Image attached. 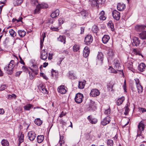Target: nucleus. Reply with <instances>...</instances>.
Masks as SVG:
<instances>
[{
    "mask_svg": "<svg viewBox=\"0 0 146 146\" xmlns=\"http://www.w3.org/2000/svg\"><path fill=\"white\" fill-rule=\"evenodd\" d=\"M15 67L14 61L11 60L8 66H6L4 68V70L6 71L7 73L8 74H12L13 72V69Z\"/></svg>",
    "mask_w": 146,
    "mask_h": 146,
    "instance_id": "obj_1",
    "label": "nucleus"
},
{
    "mask_svg": "<svg viewBox=\"0 0 146 146\" xmlns=\"http://www.w3.org/2000/svg\"><path fill=\"white\" fill-rule=\"evenodd\" d=\"M145 125L143 121H141L138 125V130H137V135H141V133L144 129Z\"/></svg>",
    "mask_w": 146,
    "mask_h": 146,
    "instance_id": "obj_2",
    "label": "nucleus"
},
{
    "mask_svg": "<svg viewBox=\"0 0 146 146\" xmlns=\"http://www.w3.org/2000/svg\"><path fill=\"white\" fill-rule=\"evenodd\" d=\"M84 98L83 95L81 93H78L76 94L75 98V102L78 104L81 103Z\"/></svg>",
    "mask_w": 146,
    "mask_h": 146,
    "instance_id": "obj_3",
    "label": "nucleus"
},
{
    "mask_svg": "<svg viewBox=\"0 0 146 146\" xmlns=\"http://www.w3.org/2000/svg\"><path fill=\"white\" fill-rule=\"evenodd\" d=\"M105 0H92V7H99V5L104 3Z\"/></svg>",
    "mask_w": 146,
    "mask_h": 146,
    "instance_id": "obj_4",
    "label": "nucleus"
},
{
    "mask_svg": "<svg viewBox=\"0 0 146 146\" xmlns=\"http://www.w3.org/2000/svg\"><path fill=\"white\" fill-rule=\"evenodd\" d=\"M113 64L115 68L119 71H122V74H123V70L122 71L120 69L121 66L119 61L117 59H115L113 61Z\"/></svg>",
    "mask_w": 146,
    "mask_h": 146,
    "instance_id": "obj_5",
    "label": "nucleus"
},
{
    "mask_svg": "<svg viewBox=\"0 0 146 146\" xmlns=\"http://www.w3.org/2000/svg\"><path fill=\"white\" fill-rule=\"evenodd\" d=\"M113 18L117 21L119 20L120 18V13L116 10H114L112 12Z\"/></svg>",
    "mask_w": 146,
    "mask_h": 146,
    "instance_id": "obj_6",
    "label": "nucleus"
},
{
    "mask_svg": "<svg viewBox=\"0 0 146 146\" xmlns=\"http://www.w3.org/2000/svg\"><path fill=\"white\" fill-rule=\"evenodd\" d=\"M48 57V53L44 49L41 50L40 52V58L44 60H46Z\"/></svg>",
    "mask_w": 146,
    "mask_h": 146,
    "instance_id": "obj_7",
    "label": "nucleus"
},
{
    "mask_svg": "<svg viewBox=\"0 0 146 146\" xmlns=\"http://www.w3.org/2000/svg\"><path fill=\"white\" fill-rule=\"evenodd\" d=\"M29 139L31 141H33L36 137V134L33 131H29L28 133Z\"/></svg>",
    "mask_w": 146,
    "mask_h": 146,
    "instance_id": "obj_8",
    "label": "nucleus"
},
{
    "mask_svg": "<svg viewBox=\"0 0 146 146\" xmlns=\"http://www.w3.org/2000/svg\"><path fill=\"white\" fill-rule=\"evenodd\" d=\"M110 121V117L109 116H108L104 118L103 121H101V124L103 125H106L107 124L109 123Z\"/></svg>",
    "mask_w": 146,
    "mask_h": 146,
    "instance_id": "obj_9",
    "label": "nucleus"
},
{
    "mask_svg": "<svg viewBox=\"0 0 146 146\" xmlns=\"http://www.w3.org/2000/svg\"><path fill=\"white\" fill-rule=\"evenodd\" d=\"M140 44V41L139 38L137 37H134L133 39L132 45L133 46H137Z\"/></svg>",
    "mask_w": 146,
    "mask_h": 146,
    "instance_id": "obj_10",
    "label": "nucleus"
},
{
    "mask_svg": "<svg viewBox=\"0 0 146 146\" xmlns=\"http://www.w3.org/2000/svg\"><path fill=\"white\" fill-rule=\"evenodd\" d=\"M58 92L62 94H64L66 93V91L65 88L64 86L61 85L59 86L58 89Z\"/></svg>",
    "mask_w": 146,
    "mask_h": 146,
    "instance_id": "obj_11",
    "label": "nucleus"
},
{
    "mask_svg": "<svg viewBox=\"0 0 146 146\" xmlns=\"http://www.w3.org/2000/svg\"><path fill=\"white\" fill-rule=\"evenodd\" d=\"M91 35H88L85 38V42L87 45H89L91 42Z\"/></svg>",
    "mask_w": 146,
    "mask_h": 146,
    "instance_id": "obj_12",
    "label": "nucleus"
},
{
    "mask_svg": "<svg viewBox=\"0 0 146 146\" xmlns=\"http://www.w3.org/2000/svg\"><path fill=\"white\" fill-rule=\"evenodd\" d=\"M88 49L89 48L88 46H86L84 48L83 51V56L85 58H86L89 55L90 51V50H88Z\"/></svg>",
    "mask_w": 146,
    "mask_h": 146,
    "instance_id": "obj_13",
    "label": "nucleus"
},
{
    "mask_svg": "<svg viewBox=\"0 0 146 146\" xmlns=\"http://www.w3.org/2000/svg\"><path fill=\"white\" fill-rule=\"evenodd\" d=\"M100 94V91L96 89L92 90V96L96 97L98 96Z\"/></svg>",
    "mask_w": 146,
    "mask_h": 146,
    "instance_id": "obj_14",
    "label": "nucleus"
},
{
    "mask_svg": "<svg viewBox=\"0 0 146 146\" xmlns=\"http://www.w3.org/2000/svg\"><path fill=\"white\" fill-rule=\"evenodd\" d=\"M117 8L119 11H122L125 9V5L123 3H119L117 5Z\"/></svg>",
    "mask_w": 146,
    "mask_h": 146,
    "instance_id": "obj_15",
    "label": "nucleus"
},
{
    "mask_svg": "<svg viewBox=\"0 0 146 146\" xmlns=\"http://www.w3.org/2000/svg\"><path fill=\"white\" fill-rule=\"evenodd\" d=\"M138 70L141 72L144 71L146 68V66L145 64L143 63L140 64L138 66Z\"/></svg>",
    "mask_w": 146,
    "mask_h": 146,
    "instance_id": "obj_16",
    "label": "nucleus"
},
{
    "mask_svg": "<svg viewBox=\"0 0 146 146\" xmlns=\"http://www.w3.org/2000/svg\"><path fill=\"white\" fill-rule=\"evenodd\" d=\"M86 81L85 80H83L82 81L79 82V84L78 85V88L79 89H82L84 88Z\"/></svg>",
    "mask_w": 146,
    "mask_h": 146,
    "instance_id": "obj_17",
    "label": "nucleus"
},
{
    "mask_svg": "<svg viewBox=\"0 0 146 146\" xmlns=\"http://www.w3.org/2000/svg\"><path fill=\"white\" fill-rule=\"evenodd\" d=\"M110 39V36L107 35H105L102 38V41L104 44H106Z\"/></svg>",
    "mask_w": 146,
    "mask_h": 146,
    "instance_id": "obj_18",
    "label": "nucleus"
},
{
    "mask_svg": "<svg viewBox=\"0 0 146 146\" xmlns=\"http://www.w3.org/2000/svg\"><path fill=\"white\" fill-rule=\"evenodd\" d=\"M124 100L125 97L124 96H123L119 98L117 101V105L118 106H120L122 104Z\"/></svg>",
    "mask_w": 146,
    "mask_h": 146,
    "instance_id": "obj_19",
    "label": "nucleus"
},
{
    "mask_svg": "<svg viewBox=\"0 0 146 146\" xmlns=\"http://www.w3.org/2000/svg\"><path fill=\"white\" fill-rule=\"evenodd\" d=\"M97 58L98 60L100 61L101 63H102V62L104 58V55L103 53L101 52H98Z\"/></svg>",
    "mask_w": 146,
    "mask_h": 146,
    "instance_id": "obj_20",
    "label": "nucleus"
},
{
    "mask_svg": "<svg viewBox=\"0 0 146 146\" xmlns=\"http://www.w3.org/2000/svg\"><path fill=\"white\" fill-rule=\"evenodd\" d=\"M69 78L71 80H74L77 78L76 75L72 71L69 72Z\"/></svg>",
    "mask_w": 146,
    "mask_h": 146,
    "instance_id": "obj_21",
    "label": "nucleus"
},
{
    "mask_svg": "<svg viewBox=\"0 0 146 146\" xmlns=\"http://www.w3.org/2000/svg\"><path fill=\"white\" fill-rule=\"evenodd\" d=\"M42 39L41 38L40 40V48L41 49L43 47V42L44 41V39L45 37H46V33L45 32H43L42 34Z\"/></svg>",
    "mask_w": 146,
    "mask_h": 146,
    "instance_id": "obj_22",
    "label": "nucleus"
},
{
    "mask_svg": "<svg viewBox=\"0 0 146 146\" xmlns=\"http://www.w3.org/2000/svg\"><path fill=\"white\" fill-rule=\"evenodd\" d=\"M59 10L57 9L51 13V17L52 18H54L58 16L59 15Z\"/></svg>",
    "mask_w": 146,
    "mask_h": 146,
    "instance_id": "obj_23",
    "label": "nucleus"
},
{
    "mask_svg": "<svg viewBox=\"0 0 146 146\" xmlns=\"http://www.w3.org/2000/svg\"><path fill=\"white\" fill-rule=\"evenodd\" d=\"M33 107V105L30 104H28L24 106V109L25 111H29Z\"/></svg>",
    "mask_w": 146,
    "mask_h": 146,
    "instance_id": "obj_24",
    "label": "nucleus"
},
{
    "mask_svg": "<svg viewBox=\"0 0 146 146\" xmlns=\"http://www.w3.org/2000/svg\"><path fill=\"white\" fill-rule=\"evenodd\" d=\"M58 41L63 42L64 44H65L66 42V37L60 35L58 38H57Z\"/></svg>",
    "mask_w": 146,
    "mask_h": 146,
    "instance_id": "obj_25",
    "label": "nucleus"
},
{
    "mask_svg": "<svg viewBox=\"0 0 146 146\" xmlns=\"http://www.w3.org/2000/svg\"><path fill=\"white\" fill-rule=\"evenodd\" d=\"M44 137L43 135H38L37 137V142L38 143H42L44 140Z\"/></svg>",
    "mask_w": 146,
    "mask_h": 146,
    "instance_id": "obj_26",
    "label": "nucleus"
},
{
    "mask_svg": "<svg viewBox=\"0 0 146 146\" xmlns=\"http://www.w3.org/2000/svg\"><path fill=\"white\" fill-rule=\"evenodd\" d=\"M140 38L142 39H146V31H143L140 34Z\"/></svg>",
    "mask_w": 146,
    "mask_h": 146,
    "instance_id": "obj_27",
    "label": "nucleus"
},
{
    "mask_svg": "<svg viewBox=\"0 0 146 146\" xmlns=\"http://www.w3.org/2000/svg\"><path fill=\"white\" fill-rule=\"evenodd\" d=\"M18 32L19 36L21 37H24L26 35V32L24 30H19Z\"/></svg>",
    "mask_w": 146,
    "mask_h": 146,
    "instance_id": "obj_28",
    "label": "nucleus"
},
{
    "mask_svg": "<svg viewBox=\"0 0 146 146\" xmlns=\"http://www.w3.org/2000/svg\"><path fill=\"white\" fill-rule=\"evenodd\" d=\"M80 14L83 19H85L87 16V13L85 10L81 11Z\"/></svg>",
    "mask_w": 146,
    "mask_h": 146,
    "instance_id": "obj_29",
    "label": "nucleus"
},
{
    "mask_svg": "<svg viewBox=\"0 0 146 146\" xmlns=\"http://www.w3.org/2000/svg\"><path fill=\"white\" fill-rule=\"evenodd\" d=\"M104 12L103 10L100 13V20H104L106 19V17L104 16Z\"/></svg>",
    "mask_w": 146,
    "mask_h": 146,
    "instance_id": "obj_30",
    "label": "nucleus"
},
{
    "mask_svg": "<svg viewBox=\"0 0 146 146\" xmlns=\"http://www.w3.org/2000/svg\"><path fill=\"white\" fill-rule=\"evenodd\" d=\"M1 143L3 146H9V145L8 141L7 140L5 139H3Z\"/></svg>",
    "mask_w": 146,
    "mask_h": 146,
    "instance_id": "obj_31",
    "label": "nucleus"
},
{
    "mask_svg": "<svg viewBox=\"0 0 146 146\" xmlns=\"http://www.w3.org/2000/svg\"><path fill=\"white\" fill-rule=\"evenodd\" d=\"M41 9L46 8L48 7V5L44 3H42L41 4H38Z\"/></svg>",
    "mask_w": 146,
    "mask_h": 146,
    "instance_id": "obj_32",
    "label": "nucleus"
},
{
    "mask_svg": "<svg viewBox=\"0 0 146 146\" xmlns=\"http://www.w3.org/2000/svg\"><path fill=\"white\" fill-rule=\"evenodd\" d=\"M35 123L38 125H40L42 123V121L40 118H37L35 119L34 121Z\"/></svg>",
    "mask_w": 146,
    "mask_h": 146,
    "instance_id": "obj_33",
    "label": "nucleus"
},
{
    "mask_svg": "<svg viewBox=\"0 0 146 146\" xmlns=\"http://www.w3.org/2000/svg\"><path fill=\"white\" fill-rule=\"evenodd\" d=\"M41 9L40 6L38 4L36 6V9L34 11V13L35 14H38L40 13V10Z\"/></svg>",
    "mask_w": 146,
    "mask_h": 146,
    "instance_id": "obj_34",
    "label": "nucleus"
},
{
    "mask_svg": "<svg viewBox=\"0 0 146 146\" xmlns=\"http://www.w3.org/2000/svg\"><path fill=\"white\" fill-rule=\"evenodd\" d=\"M24 140V135L23 134L21 133L19 138V146L21 143Z\"/></svg>",
    "mask_w": 146,
    "mask_h": 146,
    "instance_id": "obj_35",
    "label": "nucleus"
},
{
    "mask_svg": "<svg viewBox=\"0 0 146 146\" xmlns=\"http://www.w3.org/2000/svg\"><path fill=\"white\" fill-rule=\"evenodd\" d=\"M9 33L11 36L13 37H14L16 35V33L13 29L10 30Z\"/></svg>",
    "mask_w": 146,
    "mask_h": 146,
    "instance_id": "obj_36",
    "label": "nucleus"
},
{
    "mask_svg": "<svg viewBox=\"0 0 146 146\" xmlns=\"http://www.w3.org/2000/svg\"><path fill=\"white\" fill-rule=\"evenodd\" d=\"M108 27L110 28L112 31L114 29L113 24L112 21H110L108 24Z\"/></svg>",
    "mask_w": 146,
    "mask_h": 146,
    "instance_id": "obj_37",
    "label": "nucleus"
},
{
    "mask_svg": "<svg viewBox=\"0 0 146 146\" xmlns=\"http://www.w3.org/2000/svg\"><path fill=\"white\" fill-rule=\"evenodd\" d=\"M138 92L139 93H141L143 89V87L140 85H139L136 86Z\"/></svg>",
    "mask_w": 146,
    "mask_h": 146,
    "instance_id": "obj_38",
    "label": "nucleus"
},
{
    "mask_svg": "<svg viewBox=\"0 0 146 146\" xmlns=\"http://www.w3.org/2000/svg\"><path fill=\"white\" fill-rule=\"evenodd\" d=\"M107 143L108 146H113V141L112 140L109 139L107 141Z\"/></svg>",
    "mask_w": 146,
    "mask_h": 146,
    "instance_id": "obj_39",
    "label": "nucleus"
},
{
    "mask_svg": "<svg viewBox=\"0 0 146 146\" xmlns=\"http://www.w3.org/2000/svg\"><path fill=\"white\" fill-rule=\"evenodd\" d=\"M128 105L127 104L126 105L125 107L124 108L125 110V112H124V114L125 115H127L129 111V108H128Z\"/></svg>",
    "mask_w": 146,
    "mask_h": 146,
    "instance_id": "obj_40",
    "label": "nucleus"
},
{
    "mask_svg": "<svg viewBox=\"0 0 146 146\" xmlns=\"http://www.w3.org/2000/svg\"><path fill=\"white\" fill-rule=\"evenodd\" d=\"M92 110H93L96 111L97 109L96 104L94 102H93L92 101Z\"/></svg>",
    "mask_w": 146,
    "mask_h": 146,
    "instance_id": "obj_41",
    "label": "nucleus"
},
{
    "mask_svg": "<svg viewBox=\"0 0 146 146\" xmlns=\"http://www.w3.org/2000/svg\"><path fill=\"white\" fill-rule=\"evenodd\" d=\"M127 66L129 70H132L133 68V63L131 62L130 63H127Z\"/></svg>",
    "mask_w": 146,
    "mask_h": 146,
    "instance_id": "obj_42",
    "label": "nucleus"
},
{
    "mask_svg": "<svg viewBox=\"0 0 146 146\" xmlns=\"http://www.w3.org/2000/svg\"><path fill=\"white\" fill-rule=\"evenodd\" d=\"M79 49V46L78 45L75 44L73 47V50L75 52L77 51Z\"/></svg>",
    "mask_w": 146,
    "mask_h": 146,
    "instance_id": "obj_43",
    "label": "nucleus"
},
{
    "mask_svg": "<svg viewBox=\"0 0 146 146\" xmlns=\"http://www.w3.org/2000/svg\"><path fill=\"white\" fill-rule=\"evenodd\" d=\"M113 85L110 83H109L107 85V88L109 90H111V91H113Z\"/></svg>",
    "mask_w": 146,
    "mask_h": 146,
    "instance_id": "obj_44",
    "label": "nucleus"
},
{
    "mask_svg": "<svg viewBox=\"0 0 146 146\" xmlns=\"http://www.w3.org/2000/svg\"><path fill=\"white\" fill-rule=\"evenodd\" d=\"M93 32L94 33H96L98 31V28L97 26L96 25H94L92 27V30Z\"/></svg>",
    "mask_w": 146,
    "mask_h": 146,
    "instance_id": "obj_45",
    "label": "nucleus"
},
{
    "mask_svg": "<svg viewBox=\"0 0 146 146\" xmlns=\"http://www.w3.org/2000/svg\"><path fill=\"white\" fill-rule=\"evenodd\" d=\"M16 97V95L15 94H13L11 95H9L8 96V99H15Z\"/></svg>",
    "mask_w": 146,
    "mask_h": 146,
    "instance_id": "obj_46",
    "label": "nucleus"
},
{
    "mask_svg": "<svg viewBox=\"0 0 146 146\" xmlns=\"http://www.w3.org/2000/svg\"><path fill=\"white\" fill-rule=\"evenodd\" d=\"M31 4L33 6L36 5L38 3L37 0H31Z\"/></svg>",
    "mask_w": 146,
    "mask_h": 146,
    "instance_id": "obj_47",
    "label": "nucleus"
},
{
    "mask_svg": "<svg viewBox=\"0 0 146 146\" xmlns=\"http://www.w3.org/2000/svg\"><path fill=\"white\" fill-rule=\"evenodd\" d=\"M109 69L110 70V72L111 73L116 74L117 73V71L112 68H110Z\"/></svg>",
    "mask_w": 146,
    "mask_h": 146,
    "instance_id": "obj_48",
    "label": "nucleus"
},
{
    "mask_svg": "<svg viewBox=\"0 0 146 146\" xmlns=\"http://www.w3.org/2000/svg\"><path fill=\"white\" fill-rule=\"evenodd\" d=\"M7 88V86L6 85L4 84L1 85V86L0 87V91H3L4 90Z\"/></svg>",
    "mask_w": 146,
    "mask_h": 146,
    "instance_id": "obj_49",
    "label": "nucleus"
},
{
    "mask_svg": "<svg viewBox=\"0 0 146 146\" xmlns=\"http://www.w3.org/2000/svg\"><path fill=\"white\" fill-rule=\"evenodd\" d=\"M58 27H55L54 26H52L51 27L50 29L52 31H57L58 30Z\"/></svg>",
    "mask_w": 146,
    "mask_h": 146,
    "instance_id": "obj_50",
    "label": "nucleus"
},
{
    "mask_svg": "<svg viewBox=\"0 0 146 146\" xmlns=\"http://www.w3.org/2000/svg\"><path fill=\"white\" fill-rule=\"evenodd\" d=\"M110 108H108L107 109L105 110L104 113L105 114L107 115H109L110 114Z\"/></svg>",
    "mask_w": 146,
    "mask_h": 146,
    "instance_id": "obj_51",
    "label": "nucleus"
},
{
    "mask_svg": "<svg viewBox=\"0 0 146 146\" xmlns=\"http://www.w3.org/2000/svg\"><path fill=\"white\" fill-rule=\"evenodd\" d=\"M108 55L110 56H112L113 55V52L111 49H110L108 53Z\"/></svg>",
    "mask_w": 146,
    "mask_h": 146,
    "instance_id": "obj_52",
    "label": "nucleus"
},
{
    "mask_svg": "<svg viewBox=\"0 0 146 146\" xmlns=\"http://www.w3.org/2000/svg\"><path fill=\"white\" fill-rule=\"evenodd\" d=\"M23 0H16V2L17 5H18L21 4L23 2Z\"/></svg>",
    "mask_w": 146,
    "mask_h": 146,
    "instance_id": "obj_53",
    "label": "nucleus"
},
{
    "mask_svg": "<svg viewBox=\"0 0 146 146\" xmlns=\"http://www.w3.org/2000/svg\"><path fill=\"white\" fill-rule=\"evenodd\" d=\"M98 122V120L95 118H93L92 119V124H96Z\"/></svg>",
    "mask_w": 146,
    "mask_h": 146,
    "instance_id": "obj_54",
    "label": "nucleus"
},
{
    "mask_svg": "<svg viewBox=\"0 0 146 146\" xmlns=\"http://www.w3.org/2000/svg\"><path fill=\"white\" fill-rule=\"evenodd\" d=\"M58 21V23L59 25H61L63 23L64 21L62 18H60L59 19Z\"/></svg>",
    "mask_w": 146,
    "mask_h": 146,
    "instance_id": "obj_55",
    "label": "nucleus"
},
{
    "mask_svg": "<svg viewBox=\"0 0 146 146\" xmlns=\"http://www.w3.org/2000/svg\"><path fill=\"white\" fill-rule=\"evenodd\" d=\"M123 88L125 92H127V89H126V81L125 80L124 84L123 86Z\"/></svg>",
    "mask_w": 146,
    "mask_h": 146,
    "instance_id": "obj_56",
    "label": "nucleus"
},
{
    "mask_svg": "<svg viewBox=\"0 0 146 146\" xmlns=\"http://www.w3.org/2000/svg\"><path fill=\"white\" fill-rule=\"evenodd\" d=\"M7 38H6L4 42H3V45L4 47L5 48H6L7 47Z\"/></svg>",
    "mask_w": 146,
    "mask_h": 146,
    "instance_id": "obj_57",
    "label": "nucleus"
},
{
    "mask_svg": "<svg viewBox=\"0 0 146 146\" xmlns=\"http://www.w3.org/2000/svg\"><path fill=\"white\" fill-rule=\"evenodd\" d=\"M22 72L21 71L17 72L15 73V76L16 77H19Z\"/></svg>",
    "mask_w": 146,
    "mask_h": 146,
    "instance_id": "obj_58",
    "label": "nucleus"
},
{
    "mask_svg": "<svg viewBox=\"0 0 146 146\" xmlns=\"http://www.w3.org/2000/svg\"><path fill=\"white\" fill-rule=\"evenodd\" d=\"M19 57L20 59V63L21 64H23L24 65H25V63L24 62L23 60L22 59V58L21 57V56H20V55H19Z\"/></svg>",
    "mask_w": 146,
    "mask_h": 146,
    "instance_id": "obj_59",
    "label": "nucleus"
},
{
    "mask_svg": "<svg viewBox=\"0 0 146 146\" xmlns=\"http://www.w3.org/2000/svg\"><path fill=\"white\" fill-rule=\"evenodd\" d=\"M22 69L24 71L26 72H27V71H28V68H27V67H26L25 66H23L22 67Z\"/></svg>",
    "mask_w": 146,
    "mask_h": 146,
    "instance_id": "obj_60",
    "label": "nucleus"
},
{
    "mask_svg": "<svg viewBox=\"0 0 146 146\" xmlns=\"http://www.w3.org/2000/svg\"><path fill=\"white\" fill-rule=\"evenodd\" d=\"M135 82L136 86H138L139 85H140L139 83V80L138 79V78L135 79Z\"/></svg>",
    "mask_w": 146,
    "mask_h": 146,
    "instance_id": "obj_61",
    "label": "nucleus"
},
{
    "mask_svg": "<svg viewBox=\"0 0 146 146\" xmlns=\"http://www.w3.org/2000/svg\"><path fill=\"white\" fill-rule=\"evenodd\" d=\"M62 53L64 54L66 56L68 54L69 52L68 50H65L63 52H62Z\"/></svg>",
    "mask_w": 146,
    "mask_h": 146,
    "instance_id": "obj_62",
    "label": "nucleus"
},
{
    "mask_svg": "<svg viewBox=\"0 0 146 146\" xmlns=\"http://www.w3.org/2000/svg\"><path fill=\"white\" fill-rule=\"evenodd\" d=\"M42 92L45 94H47V90L46 88H42Z\"/></svg>",
    "mask_w": 146,
    "mask_h": 146,
    "instance_id": "obj_63",
    "label": "nucleus"
},
{
    "mask_svg": "<svg viewBox=\"0 0 146 146\" xmlns=\"http://www.w3.org/2000/svg\"><path fill=\"white\" fill-rule=\"evenodd\" d=\"M66 113L65 112H64L63 111H62L61 114H60L59 117H63L64 116L66 115Z\"/></svg>",
    "mask_w": 146,
    "mask_h": 146,
    "instance_id": "obj_64",
    "label": "nucleus"
}]
</instances>
